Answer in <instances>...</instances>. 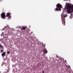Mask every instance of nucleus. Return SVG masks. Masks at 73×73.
Returning a JSON list of instances; mask_svg holds the SVG:
<instances>
[{
	"mask_svg": "<svg viewBox=\"0 0 73 73\" xmlns=\"http://www.w3.org/2000/svg\"><path fill=\"white\" fill-rule=\"evenodd\" d=\"M66 7L68 13H70L71 12H73V5H71L70 3H67Z\"/></svg>",
	"mask_w": 73,
	"mask_h": 73,
	"instance_id": "obj_1",
	"label": "nucleus"
},
{
	"mask_svg": "<svg viewBox=\"0 0 73 73\" xmlns=\"http://www.w3.org/2000/svg\"><path fill=\"white\" fill-rule=\"evenodd\" d=\"M57 7L56 8V9H54V10L56 12V11H61V8H62V5H61L59 3L58 4L56 5Z\"/></svg>",
	"mask_w": 73,
	"mask_h": 73,
	"instance_id": "obj_2",
	"label": "nucleus"
},
{
	"mask_svg": "<svg viewBox=\"0 0 73 73\" xmlns=\"http://www.w3.org/2000/svg\"><path fill=\"white\" fill-rule=\"evenodd\" d=\"M1 17L3 19H5V17H6V16H5V13H3L1 14Z\"/></svg>",
	"mask_w": 73,
	"mask_h": 73,
	"instance_id": "obj_3",
	"label": "nucleus"
},
{
	"mask_svg": "<svg viewBox=\"0 0 73 73\" xmlns=\"http://www.w3.org/2000/svg\"><path fill=\"white\" fill-rule=\"evenodd\" d=\"M62 21L63 25H65V18L62 17Z\"/></svg>",
	"mask_w": 73,
	"mask_h": 73,
	"instance_id": "obj_4",
	"label": "nucleus"
},
{
	"mask_svg": "<svg viewBox=\"0 0 73 73\" xmlns=\"http://www.w3.org/2000/svg\"><path fill=\"white\" fill-rule=\"evenodd\" d=\"M11 14L9 13H7V15L6 17H9L8 18V20L9 19H11Z\"/></svg>",
	"mask_w": 73,
	"mask_h": 73,
	"instance_id": "obj_5",
	"label": "nucleus"
},
{
	"mask_svg": "<svg viewBox=\"0 0 73 73\" xmlns=\"http://www.w3.org/2000/svg\"><path fill=\"white\" fill-rule=\"evenodd\" d=\"M5 54H6L5 52H4L2 54V57H4L5 55Z\"/></svg>",
	"mask_w": 73,
	"mask_h": 73,
	"instance_id": "obj_6",
	"label": "nucleus"
},
{
	"mask_svg": "<svg viewBox=\"0 0 73 73\" xmlns=\"http://www.w3.org/2000/svg\"><path fill=\"white\" fill-rule=\"evenodd\" d=\"M0 48H1V49H4V47L1 45H0V50L1 49Z\"/></svg>",
	"mask_w": 73,
	"mask_h": 73,
	"instance_id": "obj_7",
	"label": "nucleus"
},
{
	"mask_svg": "<svg viewBox=\"0 0 73 73\" xmlns=\"http://www.w3.org/2000/svg\"><path fill=\"white\" fill-rule=\"evenodd\" d=\"M22 29L23 30H25V29H26V27H23Z\"/></svg>",
	"mask_w": 73,
	"mask_h": 73,
	"instance_id": "obj_8",
	"label": "nucleus"
},
{
	"mask_svg": "<svg viewBox=\"0 0 73 73\" xmlns=\"http://www.w3.org/2000/svg\"><path fill=\"white\" fill-rule=\"evenodd\" d=\"M5 29H6V28H9V26L8 25H7L6 27H5Z\"/></svg>",
	"mask_w": 73,
	"mask_h": 73,
	"instance_id": "obj_9",
	"label": "nucleus"
},
{
	"mask_svg": "<svg viewBox=\"0 0 73 73\" xmlns=\"http://www.w3.org/2000/svg\"><path fill=\"white\" fill-rule=\"evenodd\" d=\"M8 72H9V70H6V71H5V72H4V73H8Z\"/></svg>",
	"mask_w": 73,
	"mask_h": 73,
	"instance_id": "obj_10",
	"label": "nucleus"
},
{
	"mask_svg": "<svg viewBox=\"0 0 73 73\" xmlns=\"http://www.w3.org/2000/svg\"><path fill=\"white\" fill-rule=\"evenodd\" d=\"M4 52V50H2L1 51V53H2V52Z\"/></svg>",
	"mask_w": 73,
	"mask_h": 73,
	"instance_id": "obj_11",
	"label": "nucleus"
},
{
	"mask_svg": "<svg viewBox=\"0 0 73 73\" xmlns=\"http://www.w3.org/2000/svg\"><path fill=\"white\" fill-rule=\"evenodd\" d=\"M45 54H46V53H48V51H47V50H46L45 51Z\"/></svg>",
	"mask_w": 73,
	"mask_h": 73,
	"instance_id": "obj_12",
	"label": "nucleus"
},
{
	"mask_svg": "<svg viewBox=\"0 0 73 73\" xmlns=\"http://www.w3.org/2000/svg\"><path fill=\"white\" fill-rule=\"evenodd\" d=\"M3 65H4V63H2V64H1V66H2Z\"/></svg>",
	"mask_w": 73,
	"mask_h": 73,
	"instance_id": "obj_13",
	"label": "nucleus"
},
{
	"mask_svg": "<svg viewBox=\"0 0 73 73\" xmlns=\"http://www.w3.org/2000/svg\"><path fill=\"white\" fill-rule=\"evenodd\" d=\"M71 14V16H73V14H72V13H70Z\"/></svg>",
	"mask_w": 73,
	"mask_h": 73,
	"instance_id": "obj_14",
	"label": "nucleus"
},
{
	"mask_svg": "<svg viewBox=\"0 0 73 73\" xmlns=\"http://www.w3.org/2000/svg\"><path fill=\"white\" fill-rule=\"evenodd\" d=\"M67 17V15H65L64 16V17Z\"/></svg>",
	"mask_w": 73,
	"mask_h": 73,
	"instance_id": "obj_15",
	"label": "nucleus"
},
{
	"mask_svg": "<svg viewBox=\"0 0 73 73\" xmlns=\"http://www.w3.org/2000/svg\"><path fill=\"white\" fill-rule=\"evenodd\" d=\"M45 73V72H44V71H42V73Z\"/></svg>",
	"mask_w": 73,
	"mask_h": 73,
	"instance_id": "obj_16",
	"label": "nucleus"
},
{
	"mask_svg": "<svg viewBox=\"0 0 73 73\" xmlns=\"http://www.w3.org/2000/svg\"><path fill=\"white\" fill-rule=\"evenodd\" d=\"M9 52H10L9 51H8L7 52V53H9Z\"/></svg>",
	"mask_w": 73,
	"mask_h": 73,
	"instance_id": "obj_17",
	"label": "nucleus"
},
{
	"mask_svg": "<svg viewBox=\"0 0 73 73\" xmlns=\"http://www.w3.org/2000/svg\"><path fill=\"white\" fill-rule=\"evenodd\" d=\"M3 31H4V29H3Z\"/></svg>",
	"mask_w": 73,
	"mask_h": 73,
	"instance_id": "obj_18",
	"label": "nucleus"
},
{
	"mask_svg": "<svg viewBox=\"0 0 73 73\" xmlns=\"http://www.w3.org/2000/svg\"><path fill=\"white\" fill-rule=\"evenodd\" d=\"M64 0V1H65V0L66 1V0Z\"/></svg>",
	"mask_w": 73,
	"mask_h": 73,
	"instance_id": "obj_19",
	"label": "nucleus"
}]
</instances>
